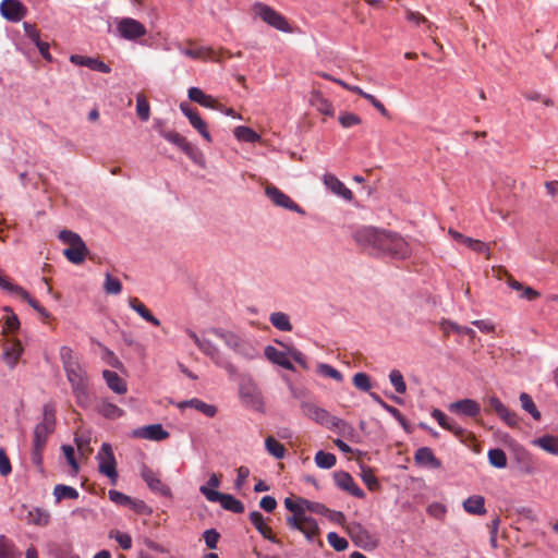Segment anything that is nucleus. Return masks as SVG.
I'll list each match as a JSON object with an SVG mask.
<instances>
[{"label":"nucleus","instance_id":"obj_1","mask_svg":"<svg viewBox=\"0 0 558 558\" xmlns=\"http://www.w3.org/2000/svg\"><path fill=\"white\" fill-rule=\"evenodd\" d=\"M59 353L76 404L84 410L88 409L92 404V396L86 369L74 354L72 348L62 345Z\"/></svg>","mask_w":558,"mask_h":558},{"label":"nucleus","instance_id":"obj_2","mask_svg":"<svg viewBox=\"0 0 558 558\" xmlns=\"http://www.w3.org/2000/svg\"><path fill=\"white\" fill-rule=\"evenodd\" d=\"M375 255L405 259L411 255V247L400 234L381 229Z\"/></svg>","mask_w":558,"mask_h":558},{"label":"nucleus","instance_id":"obj_3","mask_svg":"<svg viewBox=\"0 0 558 558\" xmlns=\"http://www.w3.org/2000/svg\"><path fill=\"white\" fill-rule=\"evenodd\" d=\"M239 380V397L244 407L264 413L265 402L256 383L247 374H239L233 378Z\"/></svg>","mask_w":558,"mask_h":558},{"label":"nucleus","instance_id":"obj_4","mask_svg":"<svg viewBox=\"0 0 558 558\" xmlns=\"http://www.w3.org/2000/svg\"><path fill=\"white\" fill-rule=\"evenodd\" d=\"M209 332L216 336L217 338L223 340L225 344L229 349H231L245 360L251 361L258 356V351L250 341L245 340L244 338L232 331L225 330L218 327H213L209 329Z\"/></svg>","mask_w":558,"mask_h":558},{"label":"nucleus","instance_id":"obj_5","mask_svg":"<svg viewBox=\"0 0 558 558\" xmlns=\"http://www.w3.org/2000/svg\"><path fill=\"white\" fill-rule=\"evenodd\" d=\"M159 135L167 142L180 148L195 165L201 168L206 167V159L203 151L191 144L184 136L175 131H167L165 129L159 130Z\"/></svg>","mask_w":558,"mask_h":558},{"label":"nucleus","instance_id":"obj_6","mask_svg":"<svg viewBox=\"0 0 558 558\" xmlns=\"http://www.w3.org/2000/svg\"><path fill=\"white\" fill-rule=\"evenodd\" d=\"M253 11L255 16L262 19L275 29L282 33H290L292 31L287 17L270 5L257 1L253 4Z\"/></svg>","mask_w":558,"mask_h":558},{"label":"nucleus","instance_id":"obj_7","mask_svg":"<svg viewBox=\"0 0 558 558\" xmlns=\"http://www.w3.org/2000/svg\"><path fill=\"white\" fill-rule=\"evenodd\" d=\"M197 348L208 356L217 367L223 368L230 378H234L238 375V367L225 356L213 341L203 338L202 343H199Z\"/></svg>","mask_w":558,"mask_h":558},{"label":"nucleus","instance_id":"obj_8","mask_svg":"<svg viewBox=\"0 0 558 558\" xmlns=\"http://www.w3.org/2000/svg\"><path fill=\"white\" fill-rule=\"evenodd\" d=\"M98 461V471L100 474L107 476L112 484L118 480L117 460L113 453L112 446L109 442H102L100 450L96 456Z\"/></svg>","mask_w":558,"mask_h":558},{"label":"nucleus","instance_id":"obj_9","mask_svg":"<svg viewBox=\"0 0 558 558\" xmlns=\"http://www.w3.org/2000/svg\"><path fill=\"white\" fill-rule=\"evenodd\" d=\"M347 531L353 544L364 550H374L379 545V539L360 522L350 523Z\"/></svg>","mask_w":558,"mask_h":558},{"label":"nucleus","instance_id":"obj_10","mask_svg":"<svg viewBox=\"0 0 558 558\" xmlns=\"http://www.w3.org/2000/svg\"><path fill=\"white\" fill-rule=\"evenodd\" d=\"M300 407L308 418L330 430H335V425L339 417L331 415L326 409L308 401H302Z\"/></svg>","mask_w":558,"mask_h":558},{"label":"nucleus","instance_id":"obj_11","mask_svg":"<svg viewBox=\"0 0 558 558\" xmlns=\"http://www.w3.org/2000/svg\"><path fill=\"white\" fill-rule=\"evenodd\" d=\"M380 233L381 229L372 226H363L357 228L352 236L359 246L371 250L372 253L375 254Z\"/></svg>","mask_w":558,"mask_h":558},{"label":"nucleus","instance_id":"obj_12","mask_svg":"<svg viewBox=\"0 0 558 558\" xmlns=\"http://www.w3.org/2000/svg\"><path fill=\"white\" fill-rule=\"evenodd\" d=\"M141 477L154 494L172 498V490L170 486L165 484L160 480L159 475L146 464H142L141 466Z\"/></svg>","mask_w":558,"mask_h":558},{"label":"nucleus","instance_id":"obj_13","mask_svg":"<svg viewBox=\"0 0 558 558\" xmlns=\"http://www.w3.org/2000/svg\"><path fill=\"white\" fill-rule=\"evenodd\" d=\"M266 196L278 207L304 215V209L296 204L288 194L275 185H269L265 190Z\"/></svg>","mask_w":558,"mask_h":558},{"label":"nucleus","instance_id":"obj_14","mask_svg":"<svg viewBox=\"0 0 558 558\" xmlns=\"http://www.w3.org/2000/svg\"><path fill=\"white\" fill-rule=\"evenodd\" d=\"M332 477L336 486L339 489L347 492L348 494L359 499L365 498L366 495L364 490L354 482L352 475L349 472L342 470L336 471L333 472Z\"/></svg>","mask_w":558,"mask_h":558},{"label":"nucleus","instance_id":"obj_15","mask_svg":"<svg viewBox=\"0 0 558 558\" xmlns=\"http://www.w3.org/2000/svg\"><path fill=\"white\" fill-rule=\"evenodd\" d=\"M120 36L128 40H135L146 34L145 26L132 17H123L117 26Z\"/></svg>","mask_w":558,"mask_h":558},{"label":"nucleus","instance_id":"obj_16","mask_svg":"<svg viewBox=\"0 0 558 558\" xmlns=\"http://www.w3.org/2000/svg\"><path fill=\"white\" fill-rule=\"evenodd\" d=\"M0 13L4 20L17 23L24 19L27 10L20 0H2L0 3Z\"/></svg>","mask_w":558,"mask_h":558},{"label":"nucleus","instance_id":"obj_17","mask_svg":"<svg viewBox=\"0 0 558 558\" xmlns=\"http://www.w3.org/2000/svg\"><path fill=\"white\" fill-rule=\"evenodd\" d=\"M448 410L460 416L476 417L481 413V405L476 400L465 398L450 403Z\"/></svg>","mask_w":558,"mask_h":558},{"label":"nucleus","instance_id":"obj_18","mask_svg":"<svg viewBox=\"0 0 558 558\" xmlns=\"http://www.w3.org/2000/svg\"><path fill=\"white\" fill-rule=\"evenodd\" d=\"M133 436L148 440L161 441L167 439L170 434L160 423H156L134 429Z\"/></svg>","mask_w":558,"mask_h":558},{"label":"nucleus","instance_id":"obj_19","mask_svg":"<svg viewBox=\"0 0 558 558\" xmlns=\"http://www.w3.org/2000/svg\"><path fill=\"white\" fill-rule=\"evenodd\" d=\"M70 62L75 65L86 66L93 71L104 74H109L111 72L110 65L105 63L99 58L86 57L82 54H71Z\"/></svg>","mask_w":558,"mask_h":558},{"label":"nucleus","instance_id":"obj_20","mask_svg":"<svg viewBox=\"0 0 558 558\" xmlns=\"http://www.w3.org/2000/svg\"><path fill=\"white\" fill-rule=\"evenodd\" d=\"M414 462L421 468L438 470L442 466L441 461L434 454L429 447H421L414 453Z\"/></svg>","mask_w":558,"mask_h":558},{"label":"nucleus","instance_id":"obj_21","mask_svg":"<svg viewBox=\"0 0 558 558\" xmlns=\"http://www.w3.org/2000/svg\"><path fill=\"white\" fill-rule=\"evenodd\" d=\"M63 256L74 265H81L85 262L86 256L88 254V248L81 238L76 242L69 245V247L63 250Z\"/></svg>","mask_w":558,"mask_h":558},{"label":"nucleus","instance_id":"obj_22","mask_svg":"<svg viewBox=\"0 0 558 558\" xmlns=\"http://www.w3.org/2000/svg\"><path fill=\"white\" fill-rule=\"evenodd\" d=\"M430 416L437 421L440 427L452 433L457 437H462L465 434V428L460 426L454 420L448 417L441 410L433 409Z\"/></svg>","mask_w":558,"mask_h":558},{"label":"nucleus","instance_id":"obj_23","mask_svg":"<svg viewBox=\"0 0 558 558\" xmlns=\"http://www.w3.org/2000/svg\"><path fill=\"white\" fill-rule=\"evenodd\" d=\"M251 523L257 530V532L267 541L272 544L282 546V542L271 534L270 529L266 525L265 519L259 511H252L248 515Z\"/></svg>","mask_w":558,"mask_h":558},{"label":"nucleus","instance_id":"obj_24","mask_svg":"<svg viewBox=\"0 0 558 558\" xmlns=\"http://www.w3.org/2000/svg\"><path fill=\"white\" fill-rule=\"evenodd\" d=\"M24 510H27L25 521L27 524L36 526H47L51 521V514L48 510L40 507H33L28 509L25 505L22 506Z\"/></svg>","mask_w":558,"mask_h":558},{"label":"nucleus","instance_id":"obj_25","mask_svg":"<svg viewBox=\"0 0 558 558\" xmlns=\"http://www.w3.org/2000/svg\"><path fill=\"white\" fill-rule=\"evenodd\" d=\"M10 294L19 295L22 300L28 303V305L36 311L43 318H49L50 313L35 299L27 290L23 287L15 284L10 291Z\"/></svg>","mask_w":558,"mask_h":558},{"label":"nucleus","instance_id":"obj_26","mask_svg":"<svg viewBox=\"0 0 558 558\" xmlns=\"http://www.w3.org/2000/svg\"><path fill=\"white\" fill-rule=\"evenodd\" d=\"M264 354L274 364L281 366L287 371H295L293 363L287 357V353L277 350L274 345L269 344L265 347Z\"/></svg>","mask_w":558,"mask_h":558},{"label":"nucleus","instance_id":"obj_27","mask_svg":"<svg viewBox=\"0 0 558 558\" xmlns=\"http://www.w3.org/2000/svg\"><path fill=\"white\" fill-rule=\"evenodd\" d=\"M324 183L329 190H331L338 196H341L345 201H352V191L348 189L336 175L325 174Z\"/></svg>","mask_w":558,"mask_h":558},{"label":"nucleus","instance_id":"obj_28","mask_svg":"<svg viewBox=\"0 0 558 558\" xmlns=\"http://www.w3.org/2000/svg\"><path fill=\"white\" fill-rule=\"evenodd\" d=\"M102 378L106 380L108 388L114 393L124 395L128 391L125 380L121 378L118 373L110 369H104Z\"/></svg>","mask_w":558,"mask_h":558},{"label":"nucleus","instance_id":"obj_29","mask_svg":"<svg viewBox=\"0 0 558 558\" xmlns=\"http://www.w3.org/2000/svg\"><path fill=\"white\" fill-rule=\"evenodd\" d=\"M96 410L102 417L107 420H117L125 414L123 409L110 402L108 399H101L96 407Z\"/></svg>","mask_w":558,"mask_h":558},{"label":"nucleus","instance_id":"obj_30","mask_svg":"<svg viewBox=\"0 0 558 558\" xmlns=\"http://www.w3.org/2000/svg\"><path fill=\"white\" fill-rule=\"evenodd\" d=\"M463 510L473 515H483L486 513L485 498L481 495H472L462 504Z\"/></svg>","mask_w":558,"mask_h":558},{"label":"nucleus","instance_id":"obj_31","mask_svg":"<svg viewBox=\"0 0 558 558\" xmlns=\"http://www.w3.org/2000/svg\"><path fill=\"white\" fill-rule=\"evenodd\" d=\"M179 407L195 409L196 411L203 413L207 417H214L218 413V409L216 405L206 403L205 401L198 398L185 400Z\"/></svg>","mask_w":558,"mask_h":558},{"label":"nucleus","instance_id":"obj_32","mask_svg":"<svg viewBox=\"0 0 558 558\" xmlns=\"http://www.w3.org/2000/svg\"><path fill=\"white\" fill-rule=\"evenodd\" d=\"M129 306L136 312L145 322L150 323L154 326H160V320L155 317L151 312L137 299L130 298Z\"/></svg>","mask_w":558,"mask_h":558},{"label":"nucleus","instance_id":"obj_33","mask_svg":"<svg viewBox=\"0 0 558 558\" xmlns=\"http://www.w3.org/2000/svg\"><path fill=\"white\" fill-rule=\"evenodd\" d=\"M0 558H22V551L5 535H0Z\"/></svg>","mask_w":558,"mask_h":558},{"label":"nucleus","instance_id":"obj_34","mask_svg":"<svg viewBox=\"0 0 558 558\" xmlns=\"http://www.w3.org/2000/svg\"><path fill=\"white\" fill-rule=\"evenodd\" d=\"M234 137L244 143L254 144L260 140V135L250 126L239 125L233 130Z\"/></svg>","mask_w":558,"mask_h":558},{"label":"nucleus","instance_id":"obj_35","mask_svg":"<svg viewBox=\"0 0 558 558\" xmlns=\"http://www.w3.org/2000/svg\"><path fill=\"white\" fill-rule=\"evenodd\" d=\"M187 97L205 108H214V99L210 95L205 94L199 87L192 86L187 90Z\"/></svg>","mask_w":558,"mask_h":558},{"label":"nucleus","instance_id":"obj_36","mask_svg":"<svg viewBox=\"0 0 558 558\" xmlns=\"http://www.w3.org/2000/svg\"><path fill=\"white\" fill-rule=\"evenodd\" d=\"M533 444L550 454L558 456V437L556 436L546 434L534 439Z\"/></svg>","mask_w":558,"mask_h":558},{"label":"nucleus","instance_id":"obj_37","mask_svg":"<svg viewBox=\"0 0 558 558\" xmlns=\"http://www.w3.org/2000/svg\"><path fill=\"white\" fill-rule=\"evenodd\" d=\"M56 428L44 424H36L34 427L33 444L35 447H46L48 437L53 434Z\"/></svg>","mask_w":558,"mask_h":558},{"label":"nucleus","instance_id":"obj_38","mask_svg":"<svg viewBox=\"0 0 558 558\" xmlns=\"http://www.w3.org/2000/svg\"><path fill=\"white\" fill-rule=\"evenodd\" d=\"M335 432L345 437L352 442H359L360 436L354 429V427L342 418H338L335 425Z\"/></svg>","mask_w":558,"mask_h":558},{"label":"nucleus","instance_id":"obj_39","mask_svg":"<svg viewBox=\"0 0 558 558\" xmlns=\"http://www.w3.org/2000/svg\"><path fill=\"white\" fill-rule=\"evenodd\" d=\"M271 325L280 331H292L293 326L288 314L283 312H274L269 316Z\"/></svg>","mask_w":558,"mask_h":558},{"label":"nucleus","instance_id":"obj_40","mask_svg":"<svg viewBox=\"0 0 558 558\" xmlns=\"http://www.w3.org/2000/svg\"><path fill=\"white\" fill-rule=\"evenodd\" d=\"M220 506L222 509L236 514L243 513L245 509L244 504L231 494H223Z\"/></svg>","mask_w":558,"mask_h":558},{"label":"nucleus","instance_id":"obj_41","mask_svg":"<svg viewBox=\"0 0 558 558\" xmlns=\"http://www.w3.org/2000/svg\"><path fill=\"white\" fill-rule=\"evenodd\" d=\"M53 496L56 498V502H59L62 499H77L80 494L77 489L72 486L58 484L53 488Z\"/></svg>","mask_w":558,"mask_h":558},{"label":"nucleus","instance_id":"obj_42","mask_svg":"<svg viewBox=\"0 0 558 558\" xmlns=\"http://www.w3.org/2000/svg\"><path fill=\"white\" fill-rule=\"evenodd\" d=\"M265 449L277 460H281L286 456V448L282 444L276 440L272 436H268L265 439Z\"/></svg>","mask_w":558,"mask_h":558},{"label":"nucleus","instance_id":"obj_43","mask_svg":"<svg viewBox=\"0 0 558 558\" xmlns=\"http://www.w3.org/2000/svg\"><path fill=\"white\" fill-rule=\"evenodd\" d=\"M488 463L496 469H505L507 466V456L500 448L489 449L487 452Z\"/></svg>","mask_w":558,"mask_h":558},{"label":"nucleus","instance_id":"obj_44","mask_svg":"<svg viewBox=\"0 0 558 558\" xmlns=\"http://www.w3.org/2000/svg\"><path fill=\"white\" fill-rule=\"evenodd\" d=\"M43 420L38 424L56 428L57 426V408L53 402H48L43 405Z\"/></svg>","mask_w":558,"mask_h":558},{"label":"nucleus","instance_id":"obj_45","mask_svg":"<svg viewBox=\"0 0 558 558\" xmlns=\"http://www.w3.org/2000/svg\"><path fill=\"white\" fill-rule=\"evenodd\" d=\"M316 373L323 377L331 378L337 383H342L344 379L343 374L340 371L327 363H318Z\"/></svg>","mask_w":558,"mask_h":558},{"label":"nucleus","instance_id":"obj_46","mask_svg":"<svg viewBox=\"0 0 558 558\" xmlns=\"http://www.w3.org/2000/svg\"><path fill=\"white\" fill-rule=\"evenodd\" d=\"M300 532L310 544L314 543L315 536L319 534V526L316 519L313 517L304 518L303 531Z\"/></svg>","mask_w":558,"mask_h":558},{"label":"nucleus","instance_id":"obj_47","mask_svg":"<svg viewBox=\"0 0 558 558\" xmlns=\"http://www.w3.org/2000/svg\"><path fill=\"white\" fill-rule=\"evenodd\" d=\"M314 461L317 468L323 470H329L335 466L337 462V458L331 452H326L324 450H318L315 454Z\"/></svg>","mask_w":558,"mask_h":558},{"label":"nucleus","instance_id":"obj_48","mask_svg":"<svg viewBox=\"0 0 558 558\" xmlns=\"http://www.w3.org/2000/svg\"><path fill=\"white\" fill-rule=\"evenodd\" d=\"M519 399L522 409L526 411L535 421H539L542 414L538 411L536 404L534 403L532 397L526 392H521Z\"/></svg>","mask_w":558,"mask_h":558},{"label":"nucleus","instance_id":"obj_49","mask_svg":"<svg viewBox=\"0 0 558 558\" xmlns=\"http://www.w3.org/2000/svg\"><path fill=\"white\" fill-rule=\"evenodd\" d=\"M352 383L356 389L368 393L372 392L371 389L373 385L368 374L364 372L355 373L353 375Z\"/></svg>","mask_w":558,"mask_h":558},{"label":"nucleus","instance_id":"obj_50","mask_svg":"<svg viewBox=\"0 0 558 558\" xmlns=\"http://www.w3.org/2000/svg\"><path fill=\"white\" fill-rule=\"evenodd\" d=\"M136 114L143 122H146L150 116L149 102L143 94L136 96Z\"/></svg>","mask_w":558,"mask_h":558},{"label":"nucleus","instance_id":"obj_51","mask_svg":"<svg viewBox=\"0 0 558 558\" xmlns=\"http://www.w3.org/2000/svg\"><path fill=\"white\" fill-rule=\"evenodd\" d=\"M190 124L199 133V135L207 142L213 143V136L208 131L207 123L202 119V117L196 114L191 121Z\"/></svg>","mask_w":558,"mask_h":558},{"label":"nucleus","instance_id":"obj_52","mask_svg":"<svg viewBox=\"0 0 558 558\" xmlns=\"http://www.w3.org/2000/svg\"><path fill=\"white\" fill-rule=\"evenodd\" d=\"M61 450L69 465L71 466V474L76 475L80 471V463L75 458V450L71 445H62Z\"/></svg>","mask_w":558,"mask_h":558},{"label":"nucleus","instance_id":"obj_53","mask_svg":"<svg viewBox=\"0 0 558 558\" xmlns=\"http://www.w3.org/2000/svg\"><path fill=\"white\" fill-rule=\"evenodd\" d=\"M389 381L393 386L396 392L404 393L407 391V384L403 375L399 369H392L389 373Z\"/></svg>","mask_w":558,"mask_h":558},{"label":"nucleus","instance_id":"obj_54","mask_svg":"<svg viewBox=\"0 0 558 558\" xmlns=\"http://www.w3.org/2000/svg\"><path fill=\"white\" fill-rule=\"evenodd\" d=\"M338 121L342 128L349 129L361 124L362 120L360 116L353 112L343 111L339 114Z\"/></svg>","mask_w":558,"mask_h":558},{"label":"nucleus","instance_id":"obj_55","mask_svg":"<svg viewBox=\"0 0 558 558\" xmlns=\"http://www.w3.org/2000/svg\"><path fill=\"white\" fill-rule=\"evenodd\" d=\"M327 541L336 551H343L349 547L348 541L336 532H329L327 534Z\"/></svg>","mask_w":558,"mask_h":558},{"label":"nucleus","instance_id":"obj_56","mask_svg":"<svg viewBox=\"0 0 558 558\" xmlns=\"http://www.w3.org/2000/svg\"><path fill=\"white\" fill-rule=\"evenodd\" d=\"M104 289L107 294L117 295L122 290V283L118 278L112 277L110 274H107L106 279H105Z\"/></svg>","mask_w":558,"mask_h":558},{"label":"nucleus","instance_id":"obj_57","mask_svg":"<svg viewBox=\"0 0 558 558\" xmlns=\"http://www.w3.org/2000/svg\"><path fill=\"white\" fill-rule=\"evenodd\" d=\"M98 345L102 348L101 359L105 363L114 368H119L122 366V363L120 362V360L112 350H110L108 347L102 345L100 342H98Z\"/></svg>","mask_w":558,"mask_h":558},{"label":"nucleus","instance_id":"obj_58","mask_svg":"<svg viewBox=\"0 0 558 558\" xmlns=\"http://www.w3.org/2000/svg\"><path fill=\"white\" fill-rule=\"evenodd\" d=\"M426 512L434 519L444 520L447 513V508L444 504L435 501L428 505Z\"/></svg>","mask_w":558,"mask_h":558},{"label":"nucleus","instance_id":"obj_59","mask_svg":"<svg viewBox=\"0 0 558 558\" xmlns=\"http://www.w3.org/2000/svg\"><path fill=\"white\" fill-rule=\"evenodd\" d=\"M109 499L118 506L128 507L131 504V497L116 489L108 492Z\"/></svg>","mask_w":558,"mask_h":558},{"label":"nucleus","instance_id":"obj_60","mask_svg":"<svg viewBox=\"0 0 558 558\" xmlns=\"http://www.w3.org/2000/svg\"><path fill=\"white\" fill-rule=\"evenodd\" d=\"M388 413L401 425V427L403 428V430L407 434L412 433V427L409 424L408 420L404 417V415L397 408L391 407L388 410Z\"/></svg>","mask_w":558,"mask_h":558},{"label":"nucleus","instance_id":"obj_61","mask_svg":"<svg viewBox=\"0 0 558 558\" xmlns=\"http://www.w3.org/2000/svg\"><path fill=\"white\" fill-rule=\"evenodd\" d=\"M499 418L504 421L509 427H518L520 423V418L518 414L513 411H510L508 408L504 410L499 415Z\"/></svg>","mask_w":558,"mask_h":558},{"label":"nucleus","instance_id":"obj_62","mask_svg":"<svg viewBox=\"0 0 558 558\" xmlns=\"http://www.w3.org/2000/svg\"><path fill=\"white\" fill-rule=\"evenodd\" d=\"M199 492L206 497V499L210 502H221L223 494L216 489L208 487L207 485H202L199 487Z\"/></svg>","mask_w":558,"mask_h":558},{"label":"nucleus","instance_id":"obj_63","mask_svg":"<svg viewBox=\"0 0 558 558\" xmlns=\"http://www.w3.org/2000/svg\"><path fill=\"white\" fill-rule=\"evenodd\" d=\"M361 477L369 490H375L379 487V482L377 477L373 474L371 469H363Z\"/></svg>","mask_w":558,"mask_h":558},{"label":"nucleus","instance_id":"obj_64","mask_svg":"<svg viewBox=\"0 0 558 558\" xmlns=\"http://www.w3.org/2000/svg\"><path fill=\"white\" fill-rule=\"evenodd\" d=\"M204 541L206 546L209 549H216L218 541L220 538V534L217 532L216 529H208L204 532Z\"/></svg>","mask_w":558,"mask_h":558}]
</instances>
